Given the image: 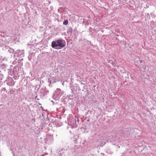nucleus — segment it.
I'll list each match as a JSON object with an SVG mask.
<instances>
[{
  "mask_svg": "<svg viewBox=\"0 0 156 156\" xmlns=\"http://www.w3.org/2000/svg\"><path fill=\"white\" fill-rule=\"evenodd\" d=\"M68 23V21L67 20H65L63 22V24L64 25H66Z\"/></svg>",
  "mask_w": 156,
  "mask_h": 156,
  "instance_id": "2",
  "label": "nucleus"
},
{
  "mask_svg": "<svg viewBox=\"0 0 156 156\" xmlns=\"http://www.w3.org/2000/svg\"><path fill=\"white\" fill-rule=\"evenodd\" d=\"M51 47L52 48H56V49H61L65 46L62 41L61 39L56 41H53L51 43Z\"/></svg>",
  "mask_w": 156,
  "mask_h": 156,
  "instance_id": "1",
  "label": "nucleus"
},
{
  "mask_svg": "<svg viewBox=\"0 0 156 156\" xmlns=\"http://www.w3.org/2000/svg\"><path fill=\"white\" fill-rule=\"evenodd\" d=\"M112 61V60H110L109 61V62H110V61Z\"/></svg>",
  "mask_w": 156,
  "mask_h": 156,
  "instance_id": "5",
  "label": "nucleus"
},
{
  "mask_svg": "<svg viewBox=\"0 0 156 156\" xmlns=\"http://www.w3.org/2000/svg\"><path fill=\"white\" fill-rule=\"evenodd\" d=\"M111 64L113 66H114L115 67L116 66V64L114 62H112Z\"/></svg>",
  "mask_w": 156,
  "mask_h": 156,
  "instance_id": "3",
  "label": "nucleus"
},
{
  "mask_svg": "<svg viewBox=\"0 0 156 156\" xmlns=\"http://www.w3.org/2000/svg\"><path fill=\"white\" fill-rule=\"evenodd\" d=\"M140 62H141V63L142 62V60H140Z\"/></svg>",
  "mask_w": 156,
  "mask_h": 156,
  "instance_id": "4",
  "label": "nucleus"
}]
</instances>
